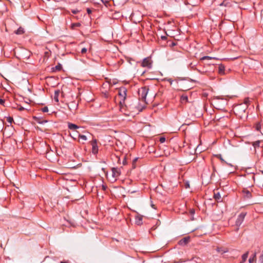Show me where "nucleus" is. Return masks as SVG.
<instances>
[{
    "label": "nucleus",
    "mask_w": 263,
    "mask_h": 263,
    "mask_svg": "<svg viewBox=\"0 0 263 263\" xmlns=\"http://www.w3.org/2000/svg\"><path fill=\"white\" fill-rule=\"evenodd\" d=\"M68 127L69 129L73 130L79 128V127L78 125L71 123H68Z\"/></svg>",
    "instance_id": "1a4fd4ad"
},
{
    "label": "nucleus",
    "mask_w": 263,
    "mask_h": 263,
    "mask_svg": "<svg viewBox=\"0 0 263 263\" xmlns=\"http://www.w3.org/2000/svg\"><path fill=\"white\" fill-rule=\"evenodd\" d=\"M256 253H254L252 257H250L249 259V263H252L256 259Z\"/></svg>",
    "instance_id": "6ab92c4d"
},
{
    "label": "nucleus",
    "mask_w": 263,
    "mask_h": 263,
    "mask_svg": "<svg viewBox=\"0 0 263 263\" xmlns=\"http://www.w3.org/2000/svg\"><path fill=\"white\" fill-rule=\"evenodd\" d=\"M148 88L146 86L142 87L139 90L138 93L140 99L144 102L145 104H147L146 102V97L148 92ZM145 107V104H144L141 108L138 107V110L139 111H141L143 108Z\"/></svg>",
    "instance_id": "f257e3e1"
},
{
    "label": "nucleus",
    "mask_w": 263,
    "mask_h": 263,
    "mask_svg": "<svg viewBox=\"0 0 263 263\" xmlns=\"http://www.w3.org/2000/svg\"><path fill=\"white\" fill-rule=\"evenodd\" d=\"M246 214L245 213H241L238 216L235 222V224L237 227H239L243 222Z\"/></svg>",
    "instance_id": "20e7f679"
},
{
    "label": "nucleus",
    "mask_w": 263,
    "mask_h": 263,
    "mask_svg": "<svg viewBox=\"0 0 263 263\" xmlns=\"http://www.w3.org/2000/svg\"><path fill=\"white\" fill-rule=\"evenodd\" d=\"M80 23H74V24H72V28H73L74 27H79L80 26Z\"/></svg>",
    "instance_id": "c85d7f7f"
},
{
    "label": "nucleus",
    "mask_w": 263,
    "mask_h": 263,
    "mask_svg": "<svg viewBox=\"0 0 263 263\" xmlns=\"http://www.w3.org/2000/svg\"><path fill=\"white\" fill-rule=\"evenodd\" d=\"M249 252H247L246 253L243 254L242 256V261L240 262V263H243L245 262L248 257Z\"/></svg>",
    "instance_id": "4468645a"
},
{
    "label": "nucleus",
    "mask_w": 263,
    "mask_h": 263,
    "mask_svg": "<svg viewBox=\"0 0 263 263\" xmlns=\"http://www.w3.org/2000/svg\"><path fill=\"white\" fill-rule=\"evenodd\" d=\"M175 45H176V44H175V43H173V44H172V45H173V46H175Z\"/></svg>",
    "instance_id": "c03bdc74"
},
{
    "label": "nucleus",
    "mask_w": 263,
    "mask_h": 263,
    "mask_svg": "<svg viewBox=\"0 0 263 263\" xmlns=\"http://www.w3.org/2000/svg\"><path fill=\"white\" fill-rule=\"evenodd\" d=\"M262 186L263 187V183H262Z\"/></svg>",
    "instance_id": "49530a36"
},
{
    "label": "nucleus",
    "mask_w": 263,
    "mask_h": 263,
    "mask_svg": "<svg viewBox=\"0 0 263 263\" xmlns=\"http://www.w3.org/2000/svg\"><path fill=\"white\" fill-rule=\"evenodd\" d=\"M106 186H104V185H102V189L103 191H105L106 190Z\"/></svg>",
    "instance_id": "e433bc0d"
},
{
    "label": "nucleus",
    "mask_w": 263,
    "mask_h": 263,
    "mask_svg": "<svg viewBox=\"0 0 263 263\" xmlns=\"http://www.w3.org/2000/svg\"><path fill=\"white\" fill-rule=\"evenodd\" d=\"M79 138L81 139V140H82L84 141H86L87 139L86 136L83 135H80V134L79 135Z\"/></svg>",
    "instance_id": "412c9836"
},
{
    "label": "nucleus",
    "mask_w": 263,
    "mask_h": 263,
    "mask_svg": "<svg viewBox=\"0 0 263 263\" xmlns=\"http://www.w3.org/2000/svg\"><path fill=\"white\" fill-rule=\"evenodd\" d=\"M212 58L210 57H209V56H205V57H203L202 59V60H204V59H211Z\"/></svg>",
    "instance_id": "473e14b6"
},
{
    "label": "nucleus",
    "mask_w": 263,
    "mask_h": 263,
    "mask_svg": "<svg viewBox=\"0 0 263 263\" xmlns=\"http://www.w3.org/2000/svg\"><path fill=\"white\" fill-rule=\"evenodd\" d=\"M71 104H73L74 105H76L77 106V104H76L74 102H71Z\"/></svg>",
    "instance_id": "a19ab883"
},
{
    "label": "nucleus",
    "mask_w": 263,
    "mask_h": 263,
    "mask_svg": "<svg viewBox=\"0 0 263 263\" xmlns=\"http://www.w3.org/2000/svg\"><path fill=\"white\" fill-rule=\"evenodd\" d=\"M250 99L249 98H246L244 100V103L246 104H248L250 102Z\"/></svg>",
    "instance_id": "cd10ccee"
},
{
    "label": "nucleus",
    "mask_w": 263,
    "mask_h": 263,
    "mask_svg": "<svg viewBox=\"0 0 263 263\" xmlns=\"http://www.w3.org/2000/svg\"><path fill=\"white\" fill-rule=\"evenodd\" d=\"M71 12L73 14H77L79 12V11L77 9H74V10H72Z\"/></svg>",
    "instance_id": "7c9ffc66"
},
{
    "label": "nucleus",
    "mask_w": 263,
    "mask_h": 263,
    "mask_svg": "<svg viewBox=\"0 0 263 263\" xmlns=\"http://www.w3.org/2000/svg\"><path fill=\"white\" fill-rule=\"evenodd\" d=\"M245 194V196L247 198H250L252 197L251 193L248 190L244 192Z\"/></svg>",
    "instance_id": "a211bd4d"
},
{
    "label": "nucleus",
    "mask_w": 263,
    "mask_h": 263,
    "mask_svg": "<svg viewBox=\"0 0 263 263\" xmlns=\"http://www.w3.org/2000/svg\"><path fill=\"white\" fill-rule=\"evenodd\" d=\"M191 213L192 214H194V210H192L191 211Z\"/></svg>",
    "instance_id": "79ce46f5"
},
{
    "label": "nucleus",
    "mask_w": 263,
    "mask_h": 263,
    "mask_svg": "<svg viewBox=\"0 0 263 263\" xmlns=\"http://www.w3.org/2000/svg\"><path fill=\"white\" fill-rule=\"evenodd\" d=\"M181 103H185L188 102V97L186 95H182L180 98Z\"/></svg>",
    "instance_id": "ddd939ff"
},
{
    "label": "nucleus",
    "mask_w": 263,
    "mask_h": 263,
    "mask_svg": "<svg viewBox=\"0 0 263 263\" xmlns=\"http://www.w3.org/2000/svg\"><path fill=\"white\" fill-rule=\"evenodd\" d=\"M161 39L163 40H165L166 39V37L165 36H161Z\"/></svg>",
    "instance_id": "4c0bfd02"
},
{
    "label": "nucleus",
    "mask_w": 263,
    "mask_h": 263,
    "mask_svg": "<svg viewBox=\"0 0 263 263\" xmlns=\"http://www.w3.org/2000/svg\"><path fill=\"white\" fill-rule=\"evenodd\" d=\"M92 11L91 10V9L90 8H87V12L88 14H90L91 13Z\"/></svg>",
    "instance_id": "f704fd0d"
},
{
    "label": "nucleus",
    "mask_w": 263,
    "mask_h": 263,
    "mask_svg": "<svg viewBox=\"0 0 263 263\" xmlns=\"http://www.w3.org/2000/svg\"><path fill=\"white\" fill-rule=\"evenodd\" d=\"M165 141V138L164 137H161L160 138V142L162 143Z\"/></svg>",
    "instance_id": "c756f323"
},
{
    "label": "nucleus",
    "mask_w": 263,
    "mask_h": 263,
    "mask_svg": "<svg viewBox=\"0 0 263 263\" xmlns=\"http://www.w3.org/2000/svg\"><path fill=\"white\" fill-rule=\"evenodd\" d=\"M112 170V176L114 178H117L119 177L120 175V171L118 168L113 167L111 169Z\"/></svg>",
    "instance_id": "423d86ee"
},
{
    "label": "nucleus",
    "mask_w": 263,
    "mask_h": 263,
    "mask_svg": "<svg viewBox=\"0 0 263 263\" xmlns=\"http://www.w3.org/2000/svg\"><path fill=\"white\" fill-rule=\"evenodd\" d=\"M60 93V90H56L54 91V100L56 102H59V96Z\"/></svg>",
    "instance_id": "9d476101"
},
{
    "label": "nucleus",
    "mask_w": 263,
    "mask_h": 263,
    "mask_svg": "<svg viewBox=\"0 0 263 263\" xmlns=\"http://www.w3.org/2000/svg\"><path fill=\"white\" fill-rule=\"evenodd\" d=\"M138 159V158L136 157V158H135L133 160V167H135L136 166L135 165V163H136V162L137 161V160Z\"/></svg>",
    "instance_id": "a878e982"
},
{
    "label": "nucleus",
    "mask_w": 263,
    "mask_h": 263,
    "mask_svg": "<svg viewBox=\"0 0 263 263\" xmlns=\"http://www.w3.org/2000/svg\"><path fill=\"white\" fill-rule=\"evenodd\" d=\"M255 128L256 130L260 132L261 128L260 122L257 123L255 125Z\"/></svg>",
    "instance_id": "dca6fc26"
},
{
    "label": "nucleus",
    "mask_w": 263,
    "mask_h": 263,
    "mask_svg": "<svg viewBox=\"0 0 263 263\" xmlns=\"http://www.w3.org/2000/svg\"><path fill=\"white\" fill-rule=\"evenodd\" d=\"M91 145H92V153L93 154H96L98 152V147L97 145V140L96 139H93L91 141Z\"/></svg>",
    "instance_id": "39448f33"
},
{
    "label": "nucleus",
    "mask_w": 263,
    "mask_h": 263,
    "mask_svg": "<svg viewBox=\"0 0 263 263\" xmlns=\"http://www.w3.org/2000/svg\"><path fill=\"white\" fill-rule=\"evenodd\" d=\"M61 263H65V262L64 261H61Z\"/></svg>",
    "instance_id": "a18cd8bd"
},
{
    "label": "nucleus",
    "mask_w": 263,
    "mask_h": 263,
    "mask_svg": "<svg viewBox=\"0 0 263 263\" xmlns=\"http://www.w3.org/2000/svg\"><path fill=\"white\" fill-rule=\"evenodd\" d=\"M260 141H256L253 143V146L255 148L259 146Z\"/></svg>",
    "instance_id": "aec40b11"
},
{
    "label": "nucleus",
    "mask_w": 263,
    "mask_h": 263,
    "mask_svg": "<svg viewBox=\"0 0 263 263\" xmlns=\"http://www.w3.org/2000/svg\"><path fill=\"white\" fill-rule=\"evenodd\" d=\"M216 157L218 158H219L221 160V161L222 162L225 163H226V164H228V165H229L230 166H232V165L231 164H228L226 161H224V160L222 158V156H221V155L220 154L217 155L216 156Z\"/></svg>",
    "instance_id": "f3484780"
},
{
    "label": "nucleus",
    "mask_w": 263,
    "mask_h": 263,
    "mask_svg": "<svg viewBox=\"0 0 263 263\" xmlns=\"http://www.w3.org/2000/svg\"><path fill=\"white\" fill-rule=\"evenodd\" d=\"M141 66L144 67H147L148 68H151L152 66V61L149 58H146L143 59Z\"/></svg>",
    "instance_id": "7ed1b4c3"
},
{
    "label": "nucleus",
    "mask_w": 263,
    "mask_h": 263,
    "mask_svg": "<svg viewBox=\"0 0 263 263\" xmlns=\"http://www.w3.org/2000/svg\"><path fill=\"white\" fill-rule=\"evenodd\" d=\"M24 32V29L22 27H19L15 31L16 34H22Z\"/></svg>",
    "instance_id": "2eb2a0df"
},
{
    "label": "nucleus",
    "mask_w": 263,
    "mask_h": 263,
    "mask_svg": "<svg viewBox=\"0 0 263 263\" xmlns=\"http://www.w3.org/2000/svg\"><path fill=\"white\" fill-rule=\"evenodd\" d=\"M87 49L86 48H83L81 49V52L82 54H84V53H85L87 52Z\"/></svg>",
    "instance_id": "bb28decb"
},
{
    "label": "nucleus",
    "mask_w": 263,
    "mask_h": 263,
    "mask_svg": "<svg viewBox=\"0 0 263 263\" xmlns=\"http://www.w3.org/2000/svg\"><path fill=\"white\" fill-rule=\"evenodd\" d=\"M214 199L217 201V202H219V201H221V196H220V194L219 192H217V193H214Z\"/></svg>",
    "instance_id": "9b49d317"
},
{
    "label": "nucleus",
    "mask_w": 263,
    "mask_h": 263,
    "mask_svg": "<svg viewBox=\"0 0 263 263\" xmlns=\"http://www.w3.org/2000/svg\"><path fill=\"white\" fill-rule=\"evenodd\" d=\"M259 261L261 262V263H263V250H262V254L260 255V256H259Z\"/></svg>",
    "instance_id": "b1692460"
},
{
    "label": "nucleus",
    "mask_w": 263,
    "mask_h": 263,
    "mask_svg": "<svg viewBox=\"0 0 263 263\" xmlns=\"http://www.w3.org/2000/svg\"><path fill=\"white\" fill-rule=\"evenodd\" d=\"M24 109H25V108L23 106H20V105L18 106V110L22 111V110H24Z\"/></svg>",
    "instance_id": "2f4dec72"
},
{
    "label": "nucleus",
    "mask_w": 263,
    "mask_h": 263,
    "mask_svg": "<svg viewBox=\"0 0 263 263\" xmlns=\"http://www.w3.org/2000/svg\"><path fill=\"white\" fill-rule=\"evenodd\" d=\"M62 68V65L60 64H58L57 66H55L54 68L55 70L60 71V70H61Z\"/></svg>",
    "instance_id": "4be33fe9"
},
{
    "label": "nucleus",
    "mask_w": 263,
    "mask_h": 263,
    "mask_svg": "<svg viewBox=\"0 0 263 263\" xmlns=\"http://www.w3.org/2000/svg\"><path fill=\"white\" fill-rule=\"evenodd\" d=\"M217 251L218 252H220V249L218 248L217 249Z\"/></svg>",
    "instance_id": "ea45409f"
},
{
    "label": "nucleus",
    "mask_w": 263,
    "mask_h": 263,
    "mask_svg": "<svg viewBox=\"0 0 263 263\" xmlns=\"http://www.w3.org/2000/svg\"><path fill=\"white\" fill-rule=\"evenodd\" d=\"M195 259L196 260H195V261H196V262H198V260H200V259L199 258H195Z\"/></svg>",
    "instance_id": "58836bf2"
},
{
    "label": "nucleus",
    "mask_w": 263,
    "mask_h": 263,
    "mask_svg": "<svg viewBox=\"0 0 263 263\" xmlns=\"http://www.w3.org/2000/svg\"><path fill=\"white\" fill-rule=\"evenodd\" d=\"M142 216L141 215H137L135 217V222L137 225H141L142 223Z\"/></svg>",
    "instance_id": "0eeeda50"
},
{
    "label": "nucleus",
    "mask_w": 263,
    "mask_h": 263,
    "mask_svg": "<svg viewBox=\"0 0 263 263\" xmlns=\"http://www.w3.org/2000/svg\"><path fill=\"white\" fill-rule=\"evenodd\" d=\"M101 2H102V3H105V0H101Z\"/></svg>",
    "instance_id": "37998d69"
},
{
    "label": "nucleus",
    "mask_w": 263,
    "mask_h": 263,
    "mask_svg": "<svg viewBox=\"0 0 263 263\" xmlns=\"http://www.w3.org/2000/svg\"><path fill=\"white\" fill-rule=\"evenodd\" d=\"M190 241V237H186L182 238L181 240L179 241V244L180 245H186Z\"/></svg>",
    "instance_id": "6e6552de"
},
{
    "label": "nucleus",
    "mask_w": 263,
    "mask_h": 263,
    "mask_svg": "<svg viewBox=\"0 0 263 263\" xmlns=\"http://www.w3.org/2000/svg\"><path fill=\"white\" fill-rule=\"evenodd\" d=\"M4 103H5V100L3 99H0V104L1 105H4Z\"/></svg>",
    "instance_id": "72a5a7b5"
},
{
    "label": "nucleus",
    "mask_w": 263,
    "mask_h": 263,
    "mask_svg": "<svg viewBox=\"0 0 263 263\" xmlns=\"http://www.w3.org/2000/svg\"><path fill=\"white\" fill-rule=\"evenodd\" d=\"M127 89L125 87H121L118 90V95L121 97L120 103H124L126 99Z\"/></svg>",
    "instance_id": "f03ea898"
},
{
    "label": "nucleus",
    "mask_w": 263,
    "mask_h": 263,
    "mask_svg": "<svg viewBox=\"0 0 263 263\" xmlns=\"http://www.w3.org/2000/svg\"><path fill=\"white\" fill-rule=\"evenodd\" d=\"M7 121L11 124L13 121V119L12 117L9 116L7 117Z\"/></svg>",
    "instance_id": "5701e85b"
},
{
    "label": "nucleus",
    "mask_w": 263,
    "mask_h": 263,
    "mask_svg": "<svg viewBox=\"0 0 263 263\" xmlns=\"http://www.w3.org/2000/svg\"><path fill=\"white\" fill-rule=\"evenodd\" d=\"M225 67L224 65L221 64L218 66V72L220 74H223L224 73Z\"/></svg>",
    "instance_id": "f8f14e48"
},
{
    "label": "nucleus",
    "mask_w": 263,
    "mask_h": 263,
    "mask_svg": "<svg viewBox=\"0 0 263 263\" xmlns=\"http://www.w3.org/2000/svg\"><path fill=\"white\" fill-rule=\"evenodd\" d=\"M42 110L44 112H46L48 111V108L47 106H45L42 108Z\"/></svg>",
    "instance_id": "393cba45"
},
{
    "label": "nucleus",
    "mask_w": 263,
    "mask_h": 263,
    "mask_svg": "<svg viewBox=\"0 0 263 263\" xmlns=\"http://www.w3.org/2000/svg\"><path fill=\"white\" fill-rule=\"evenodd\" d=\"M123 165H125L126 164L125 158H124V160L123 161Z\"/></svg>",
    "instance_id": "c9c22d12"
}]
</instances>
